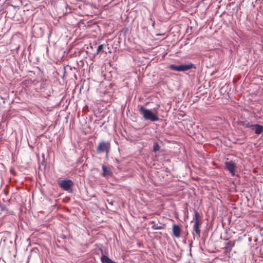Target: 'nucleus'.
<instances>
[{"mask_svg":"<svg viewBox=\"0 0 263 263\" xmlns=\"http://www.w3.org/2000/svg\"><path fill=\"white\" fill-rule=\"evenodd\" d=\"M103 48H104L103 45H100L98 47L97 53V54L99 53L103 49Z\"/></svg>","mask_w":263,"mask_h":263,"instance_id":"4468645a","label":"nucleus"},{"mask_svg":"<svg viewBox=\"0 0 263 263\" xmlns=\"http://www.w3.org/2000/svg\"><path fill=\"white\" fill-rule=\"evenodd\" d=\"M102 170L103 171V176L105 177H108L111 176L112 172L110 169L106 167L105 165H102Z\"/></svg>","mask_w":263,"mask_h":263,"instance_id":"6e6552de","label":"nucleus"},{"mask_svg":"<svg viewBox=\"0 0 263 263\" xmlns=\"http://www.w3.org/2000/svg\"><path fill=\"white\" fill-rule=\"evenodd\" d=\"M225 166L229 171L232 176L235 175L236 164L232 161H226L224 163Z\"/></svg>","mask_w":263,"mask_h":263,"instance_id":"39448f33","label":"nucleus"},{"mask_svg":"<svg viewBox=\"0 0 263 263\" xmlns=\"http://www.w3.org/2000/svg\"><path fill=\"white\" fill-rule=\"evenodd\" d=\"M241 125L245 128H250L251 129H252L253 124H252V123L247 120H246L242 122Z\"/></svg>","mask_w":263,"mask_h":263,"instance_id":"9b49d317","label":"nucleus"},{"mask_svg":"<svg viewBox=\"0 0 263 263\" xmlns=\"http://www.w3.org/2000/svg\"><path fill=\"white\" fill-rule=\"evenodd\" d=\"M257 135H260L263 132V126L259 124H253L251 129Z\"/></svg>","mask_w":263,"mask_h":263,"instance_id":"0eeeda50","label":"nucleus"},{"mask_svg":"<svg viewBox=\"0 0 263 263\" xmlns=\"http://www.w3.org/2000/svg\"><path fill=\"white\" fill-rule=\"evenodd\" d=\"M200 217V216L199 213L198 212L195 211V215H194V217L193 218V219L195 221L194 222H197V223H200L199 222Z\"/></svg>","mask_w":263,"mask_h":263,"instance_id":"f8f14e48","label":"nucleus"},{"mask_svg":"<svg viewBox=\"0 0 263 263\" xmlns=\"http://www.w3.org/2000/svg\"><path fill=\"white\" fill-rule=\"evenodd\" d=\"M193 230L195 232L197 236L200 237V223H197V222H194V224L193 226Z\"/></svg>","mask_w":263,"mask_h":263,"instance_id":"1a4fd4ad","label":"nucleus"},{"mask_svg":"<svg viewBox=\"0 0 263 263\" xmlns=\"http://www.w3.org/2000/svg\"><path fill=\"white\" fill-rule=\"evenodd\" d=\"M73 182L71 180H63L59 184L60 186L64 190L68 192H71L73 186Z\"/></svg>","mask_w":263,"mask_h":263,"instance_id":"20e7f679","label":"nucleus"},{"mask_svg":"<svg viewBox=\"0 0 263 263\" xmlns=\"http://www.w3.org/2000/svg\"><path fill=\"white\" fill-rule=\"evenodd\" d=\"M110 148V144L109 142L102 141L98 144L96 151L98 153H106L107 156Z\"/></svg>","mask_w":263,"mask_h":263,"instance_id":"f03ea898","label":"nucleus"},{"mask_svg":"<svg viewBox=\"0 0 263 263\" xmlns=\"http://www.w3.org/2000/svg\"><path fill=\"white\" fill-rule=\"evenodd\" d=\"M138 108L140 114L142 116L144 120H149L152 122L159 120V118L158 116V107L154 108L153 110L146 108L143 106H139Z\"/></svg>","mask_w":263,"mask_h":263,"instance_id":"f257e3e1","label":"nucleus"},{"mask_svg":"<svg viewBox=\"0 0 263 263\" xmlns=\"http://www.w3.org/2000/svg\"><path fill=\"white\" fill-rule=\"evenodd\" d=\"M234 245L235 242L230 241L226 243L225 249L228 251H231Z\"/></svg>","mask_w":263,"mask_h":263,"instance_id":"9d476101","label":"nucleus"},{"mask_svg":"<svg viewBox=\"0 0 263 263\" xmlns=\"http://www.w3.org/2000/svg\"><path fill=\"white\" fill-rule=\"evenodd\" d=\"M193 67V64L192 63L187 64H182L180 65H171L169 68L173 70L178 71H187Z\"/></svg>","mask_w":263,"mask_h":263,"instance_id":"7ed1b4c3","label":"nucleus"},{"mask_svg":"<svg viewBox=\"0 0 263 263\" xmlns=\"http://www.w3.org/2000/svg\"><path fill=\"white\" fill-rule=\"evenodd\" d=\"M159 148H160V146H159V144L155 142L154 144V145H153V151L156 152L159 151Z\"/></svg>","mask_w":263,"mask_h":263,"instance_id":"ddd939ff","label":"nucleus"},{"mask_svg":"<svg viewBox=\"0 0 263 263\" xmlns=\"http://www.w3.org/2000/svg\"><path fill=\"white\" fill-rule=\"evenodd\" d=\"M173 234L177 238H179L181 236V230L179 225L174 224L172 228Z\"/></svg>","mask_w":263,"mask_h":263,"instance_id":"423d86ee","label":"nucleus"}]
</instances>
